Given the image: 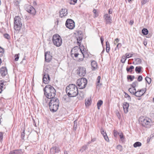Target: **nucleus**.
<instances>
[{
    "label": "nucleus",
    "instance_id": "obj_58",
    "mask_svg": "<svg viewBox=\"0 0 154 154\" xmlns=\"http://www.w3.org/2000/svg\"><path fill=\"white\" fill-rule=\"evenodd\" d=\"M33 125L35 126V127H36V125L35 122V121L34 119H33Z\"/></svg>",
    "mask_w": 154,
    "mask_h": 154
},
{
    "label": "nucleus",
    "instance_id": "obj_45",
    "mask_svg": "<svg viewBox=\"0 0 154 154\" xmlns=\"http://www.w3.org/2000/svg\"><path fill=\"white\" fill-rule=\"evenodd\" d=\"M116 148L119 150L120 151H121L122 150V146L120 145H119L117 146Z\"/></svg>",
    "mask_w": 154,
    "mask_h": 154
},
{
    "label": "nucleus",
    "instance_id": "obj_41",
    "mask_svg": "<svg viewBox=\"0 0 154 154\" xmlns=\"http://www.w3.org/2000/svg\"><path fill=\"white\" fill-rule=\"evenodd\" d=\"M3 36L5 38L7 39L8 40L10 39L11 38V37L10 35L7 33L4 34L3 35Z\"/></svg>",
    "mask_w": 154,
    "mask_h": 154
},
{
    "label": "nucleus",
    "instance_id": "obj_35",
    "mask_svg": "<svg viewBox=\"0 0 154 154\" xmlns=\"http://www.w3.org/2000/svg\"><path fill=\"white\" fill-rule=\"evenodd\" d=\"M145 80L146 82L149 84H150L151 81V79L150 78L146 76L145 78Z\"/></svg>",
    "mask_w": 154,
    "mask_h": 154
},
{
    "label": "nucleus",
    "instance_id": "obj_4",
    "mask_svg": "<svg viewBox=\"0 0 154 154\" xmlns=\"http://www.w3.org/2000/svg\"><path fill=\"white\" fill-rule=\"evenodd\" d=\"M81 47H79L77 46L75 47L72 49L71 51V54L72 56L74 55L75 57H77L78 56H82V58H79L78 60V61L80 62L83 60L85 57L84 54L82 50Z\"/></svg>",
    "mask_w": 154,
    "mask_h": 154
},
{
    "label": "nucleus",
    "instance_id": "obj_55",
    "mask_svg": "<svg viewBox=\"0 0 154 154\" xmlns=\"http://www.w3.org/2000/svg\"><path fill=\"white\" fill-rule=\"evenodd\" d=\"M77 128V124H74L73 126V130L74 131H75L76 130Z\"/></svg>",
    "mask_w": 154,
    "mask_h": 154
},
{
    "label": "nucleus",
    "instance_id": "obj_38",
    "mask_svg": "<svg viewBox=\"0 0 154 154\" xmlns=\"http://www.w3.org/2000/svg\"><path fill=\"white\" fill-rule=\"evenodd\" d=\"M127 58L125 57V56L124 55L122 57L121 59V62L122 63H125Z\"/></svg>",
    "mask_w": 154,
    "mask_h": 154
},
{
    "label": "nucleus",
    "instance_id": "obj_31",
    "mask_svg": "<svg viewBox=\"0 0 154 154\" xmlns=\"http://www.w3.org/2000/svg\"><path fill=\"white\" fill-rule=\"evenodd\" d=\"M142 145V143L140 142H135L133 144V146L135 148H136L137 147L140 146Z\"/></svg>",
    "mask_w": 154,
    "mask_h": 154
},
{
    "label": "nucleus",
    "instance_id": "obj_5",
    "mask_svg": "<svg viewBox=\"0 0 154 154\" xmlns=\"http://www.w3.org/2000/svg\"><path fill=\"white\" fill-rule=\"evenodd\" d=\"M139 122L140 125L145 128H150L152 124V120L147 117L141 116L139 118Z\"/></svg>",
    "mask_w": 154,
    "mask_h": 154
},
{
    "label": "nucleus",
    "instance_id": "obj_37",
    "mask_svg": "<svg viewBox=\"0 0 154 154\" xmlns=\"http://www.w3.org/2000/svg\"><path fill=\"white\" fill-rule=\"evenodd\" d=\"M4 52V48L0 46V57H1L3 56Z\"/></svg>",
    "mask_w": 154,
    "mask_h": 154
},
{
    "label": "nucleus",
    "instance_id": "obj_49",
    "mask_svg": "<svg viewBox=\"0 0 154 154\" xmlns=\"http://www.w3.org/2000/svg\"><path fill=\"white\" fill-rule=\"evenodd\" d=\"M3 138V133L2 132H0V141L2 140Z\"/></svg>",
    "mask_w": 154,
    "mask_h": 154
},
{
    "label": "nucleus",
    "instance_id": "obj_33",
    "mask_svg": "<svg viewBox=\"0 0 154 154\" xmlns=\"http://www.w3.org/2000/svg\"><path fill=\"white\" fill-rule=\"evenodd\" d=\"M87 148V145H84L82 147V148L80 149L79 151L82 152L85 151L86 149Z\"/></svg>",
    "mask_w": 154,
    "mask_h": 154
},
{
    "label": "nucleus",
    "instance_id": "obj_56",
    "mask_svg": "<svg viewBox=\"0 0 154 154\" xmlns=\"http://www.w3.org/2000/svg\"><path fill=\"white\" fill-rule=\"evenodd\" d=\"M117 116L119 119H120L121 118V115L119 112L116 114Z\"/></svg>",
    "mask_w": 154,
    "mask_h": 154
},
{
    "label": "nucleus",
    "instance_id": "obj_8",
    "mask_svg": "<svg viewBox=\"0 0 154 154\" xmlns=\"http://www.w3.org/2000/svg\"><path fill=\"white\" fill-rule=\"evenodd\" d=\"M76 83L79 89H83L87 85V80L85 78H80L77 80Z\"/></svg>",
    "mask_w": 154,
    "mask_h": 154
},
{
    "label": "nucleus",
    "instance_id": "obj_36",
    "mask_svg": "<svg viewBox=\"0 0 154 154\" xmlns=\"http://www.w3.org/2000/svg\"><path fill=\"white\" fill-rule=\"evenodd\" d=\"M70 5H75L77 2V0H69Z\"/></svg>",
    "mask_w": 154,
    "mask_h": 154
},
{
    "label": "nucleus",
    "instance_id": "obj_63",
    "mask_svg": "<svg viewBox=\"0 0 154 154\" xmlns=\"http://www.w3.org/2000/svg\"><path fill=\"white\" fill-rule=\"evenodd\" d=\"M37 3L35 1H34L33 2V5L34 6H35V5H37Z\"/></svg>",
    "mask_w": 154,
    "mask_h": 154
},
{
    "label": "nucleus",
    "instance_id": "obj_12",
    "mask_svg": "<svg viewBox=\"0 0 154 154\" xmlns=\"http://www.w3.org/2000/svg\"><path fill=\"white\" fill-rule=\"evenodd\" d=\"M103 18L106 25L110 24L112 23V17L108 14H106L103 16Z\"/></svg>",
    "mask_w": 154,
    "mask_h": 154
},
{
    "label": "nucleus",
    "instance_id": "obj_50",
    "mask_svg": "<svg viewBox=\"0 0 154 154\" xmlns=\"http://www.w3.org/2000/svg\"><path fill=\"white\" fill-rule=\"evenodd\" d=\"M121 46H122V44L121 43H118L116 46V48H115V50H116V48H117V49H119V48H121Z\"/></svg>",
    "mask_w": 154,
    "mask_h": 154
},
{
    "label": "nucleus",
    "instance_id": "obj_25",
    "mask_svg": "<svg viewBox=\"0 0 154 154\" xmlns=\"http://www.w3.org/2000/svg\"><path fill=\"white\" fill-rule=\"evenodd\" d=\"M100 76H98L97 79V81L96 83V85L97 86H101L102 85V83H100Z\"/></svg>",
    "mask_w": 154,
    "mask_h": 154
},
{
    "label": "nucleus",
    "instance_id": "obj_2",
    "mask_svg": "<svg viewBox=\"0 0 154 154\" xmlns=\"http://www.w3.org/2000/svg\"><path fill=\"white\" fill-rule=\"evenodd\" d=\"M44 94L48 99H51L54 97L56 91L54 88L50 85H46L44 88Z\"/></svg>",
    "mask_w": 154,
    "mask_h": 154
},
{
    "label": "nucleus",
    "instance_id": "obj_44",
    "mask_svg": "<svg viewBox=\"0 0 154 154\" xmlns=\"http://www.w3.org/2000/svg\"><path fill=\"white\" fill-rule=\"evenodd\" d=\"M114 132V136L116 137L118 135H119L120 133L117 132L116 130H114L113 131Z\"/></svg>",
    "mask_w": 154,
    "mask_h": 154
},
{
    "label": "nucleus",
    "instance_id": "obj_57",
    "mask_svg": "<svg viewBox=\"0 0 154 154\" xmlns=\"http://www.w3.org/2000/svg\"><path fill=\"white\" fill-rule=\"evenodd\" d=\"M96 140V138H91V142H92H92H94Z\"/></svg>",
    "mask_w": 154,
    "mask_h": 154
},
{
    "label": "nucleus",
    "instance_id": "obj_18",
    "mask_svg": "<svg viewBox=\"0 0 154 154\" xmlns=\"http://www.w3.org/2000/svg\"><path fill=\"white\" fill-rule=\"evenodd\" d=\"M50 152L51 154H54L55 153H58L60 151V149L58 147L56 146H53L50 149Z\"/></svg>",
    "mask_w": 154,
    "mask_h": 154
},
{
    "label": "nucleus",
    "instance_id": "obj_27",
    "mask_svg": "<svg viewBox=\"0 0 154 154\" xmlns=\"http://www.w3.org/2000/svg\"><path fill=\"white\" fill-rule=\"evenodd\" d=\"M142 67L141 66H137L136 67L135 70L137 73H140L142 71Z\"/></svg>",
    "mask_w": 154,
    "mask_h": 154
},
{
    "label": "nucleus",
    "instance_id": "obj_15",
    "mask_svg": "<svg viewBox=\"0 0 154 154\" xmlns=\"http://www.w3.org/2000/svg\"><path fill=\"white\" fill-rule=\"evenodd\" d=\"M146 90V88H144L140 90H138L136 92L135 96L137 97H141L145 93Z\"/></svg>",
    "mask_w": 154,
    "mask_h": 154
},
{
    "label": "nucleus",
    "instance_id": "obj_62",
    "mask_svg": "<svg viewBox=\"0 0 154 154\" xmlns=\"http://www.w3.org/2000/svg\"><path fill=\"white\" fill-rule=\"evenodd\" d=\"M78 94L81 96V98H82L83 97V93H79V94Z\"/></svg>",
    "mask_w": 154,
    "mask_h": 154
},
{
    "label": "nucleus",
    "instance_id": "obj_6",
    "mask_svg": "<svg viewBox=\"0 0 154 154\" xmlns=\"http://www.w3.org/2000/svg\"><path fill=\"white\" fill-rule=\"evenodd\" d=\"M22 25L20 18L18 16H16L14 18V29L16 30L20 31Z\"/></svg>",
    "mask_w": 154,
    "mask_h": 154
},
{
    "label": "nucleus",
    "instance_id": "obj_46",
    "mask_svg": "<svg viewBox=\"0 0 154 154\" xmlns=\"http://www.w3.org/2000/svg\"><path fill=\"white\" fill-rule=\"evenodd\" d=\"M19 54H15V59L14 60L15 61H17L19 59Z\"/></svg>",
    "mask_w": 154,
    "mask_h": 154
},
{
    "label": "nucleus",
    "instance_id": "obj_29",
    "mask_svg": "<svg viewBox=\"0 0 154 154\" xmlns=\"http://www.w3.org/2000/svg\"><path fill=\"white\" fill-rule=\"evenodd\" d=\"M142 33L144 35H146L148 34L149 31L146 28H144L142 30Z\"/></svg>",
    "mask_w": 154,
    "mask_h": 154
},
{
    "label": "nucleus",
    "instance_id": "obj_3",
    "mask_svg": "<svg viewBox=\"0 0 154 154\" xmlns=\"http://www.w3.org/2000/svg\"><path fill=\"white\" fill-rule=\"evenodd\" d=\"M59 100L56 97L51 99L49 103V106L51 111L55 112L57 110L59 106Z\"/></svg>",
    "mask_w": 154,
    "mask_h": 154
},
{
    "label": "nucleus",
    "instance_id": "obj_21",
    "mask_svg": "<svg viewBox=\"0 0 154 154\" xmlns=\"http://www.w3.org/2000/svg\"><path fill=\"white\" fill-rule=\"evenodd\" d=\"M101 134H102L103 136V137L104 139L106 140V141H109V139H108V137L107 135V134L105 131H104V130L101 128Z\"/></svg>",
    "mask_w": 154,
    "mask_h": 154
},
{
    "label": "nucleus",
    "instance_id": "obj_47",
    "mask_svg": "<svg viewBox=\"0 0 154 154\" xmlns=\"http://www.w3.org/2000/svg\"><path fill=\"white\" fill-rule=\"evenodd\" d=\"M143 78L142 75H139L138 76L137 80L138 81L140 82H141L143 80Z\"/></svg>",
    "mask_w": 154,
    "mask_h": 154
},
{
    "label": "nucleus",
    "instance_id": "obj_16",
    "mask_svg": "<svg viewBox=\"0 0 154 154\" xmlns=\"http://www.w3.org/2000/svg\"><path fill=\"white\" fill-rule=\"evenodd\" d=\"M59 13L60 17L62 18L67 15L68 13V10L66 8H62Z\"/></svg>",
    "mask_w": 154,
    "mask_h": 154
},
{
    "label": "nucleus",
    "instance_id": "obj_17",
    "mask_svg": "<svg viewBox=\"0 0 154 154\" xmlns=\"http://www.w3.org/2000/svg\"><path fill=\"white\" fill-rule=\"evenodd\" d=\"M0 73L3 77L5 76L8 73L7 69L5 67L2 66L0 69Z\"/></svg>",
    "mask_w": 154,
    "mask_h": 154
},
{
    "label": "nucleus",
    "instance_id": "obj_43",
    "mask_svg": "<svg viewBox=\"0 0 154 154\" xmlns=\"http://www.w3.org/2000/svg\"><path fill=\"white\" fill-rule=\"evenodd\" d=\"M138 84V82L137 81H135L133 82L131 85V86L132 88H135V87L136 86V85Z\"/></svg>",
    "mask_w": 154,
    "mask_h": 154
},
{
    "label": "nucleus",
    "instance_id": "obj_59",
    "mask_svg": "<svg viewBox=\"0 0 154 154\" xmlns=\"http://www.w3.org/2000/svg\"><path fill=\"white\" fill-rule=\"evenodd\" d=\"M134 23V20H131V21L130 22L129 24L131 25H132Z\"/></svg>",
    "mask_w": 154,
    "mask_h": 154
},
{
    "label": "nucleus",
    "instance_id": "obj_14",
    "mask_svg": "<svg viewBox=\"0 0 154 154\" xmlns=\"http://www.w3.org/2000/svg\"><path fill=\"white\" fill-rule=\"evenodd\" d=\"M50 52L47 51L45 53V60L48 63L52 59V56L50 54Z\"/></svg>",
    "mask_w": 154,
    "mask_h": 154
},
{
    "label": "nucleus",
    "instance_id": "obj_23",
    "mask_svg": "<svg viewBox=\"0 0 154 154\" xmlns=\"http://www.w3.org/2000/svg\"><path fill=\"white\" fill-rule=\"evenodd\" d=\"M134 69V67L133 66H130L129 67H128V66L127 67L126 70L128 73L129 72L130 74H132L133 69Z\"/></svg>",
    "mask_w": 154,
    "mask_h": 154
},
{
    "label": "nucleus",
    "instance_id": "obj_10",
    "mask_svg": "<svg viewBox=\"0 0 154 154\" xmlns=\"http://www.w3.org/2000/svg\"><path fill=\"white\" fill-rule=\"evenodd\" d=\"M65 25L67 28L70 29H73L75 26L74 21L70 19H68L66 20Z\"/></svg>",
    "mask_w": 154,
    "mask_h": 154
},
{
    "label": "nucleus",
    "instance_id": "obj_52",
    "mask_svg": "<svg viewBox=\"0 0 154 154\" xmlns=\"http://www.w3.org/2000/svg\"><path fill=\"white\" fill-rule=\"evenodd\" d=\"M112 13V9L110 8L109 9L108 11L109 14V15L110 14H111Z\"/></svg>",
    "mask_w": 154,
    "mask_h": 154
},
{
    "label": "nucleus",
    "instance_id": "obj_9",
    "mask_svg": "<svg viewBox=\"0 0 154 154\" xmlns=\"http://www.w3.org/2000/svg\"><path fill=\"white\" fill-rule=\"evenodd\" d=\"M25 9L27 12L32 15L35 16V10L32 6L29 5H26L25 6Z\"/></svg>",
    "mask_w": 154,
    "mask_h": 154
},
{
    "label": "nucleus",
    "instance_id": "obj_32",
    "mask_svg": "<svg viewBox=\"0 0 154 154\" xmlns=\"http://www.w3.org/2000/svg\"><path fill=\"white\" fill-rule=\"evenodd\" d=\"M127 78L128 80L130 79L131 81H132L134 79L135 76L134 75H127Z\"/></svg>",
    "mask_w": 154,
    "mask_h": 154
},
{
    "label": "nucleus",
    "instance_id": "obj_13",
    "mask_svg": "<svg viewBox=\"0 0 154 154\" xmlns=\"http://www.w3.org/2000/svg\"><path fill=\"white\" fill-rule=\"evenodd\" d=\"M77 73L80 76H84L86 73V70L84 67H79L77 70Z\"/></svg>",
    "mask_w": 154,
    "mask_h": 154
},
{
    "label": "nucleus",
    "instance_id": "obj_53",
    "mask_svg": "<svg viewBox=\"0 0 154 154\" xmlns=\"http://www.w3.org/2000/svg\"><path fill=\"white\" fill-rule=\"evenodd\" d=\"M110 48V47H108V46L107 47H106V51L107 53H108L109 52Z\"/></svg>",
    "mask_w": 154,
    "mask_h": 154
},
{
    "label": "nucleus",
    "instance_id": "obj_42",
    "mask_svg": "<svg viewBox=\"0 0 154 154\" xmlns=\"http://www.w3.org/2000/svg\"><path fill=\"white\" fill-rule=\"evenodd\" d=\"M7 82L4 80H2L0 81V85L2 86H5Z\"/></svg>",
    "mask_w": 154,
    "mask_h": 154
},
{
    "label": "nucleus",
    "instance_id": "obj_48",
    "mask_svg": "<svg viewBox=\"0 0 154 154\" xmlns=\"http://www.w3.org/2000/svg\"><path fill=\"white\" fill-rule=\"evenodd\" d=\"M125 97L126 98H128V100L129 101L131 100V98L130 96L126 93L125 92Z\"/></svg>",
    "mask_w": 154,
    "mask_h": 154
},
{
    "label": "nucleus",
    "instance_id": "obj_51",
    "mask_svg": "<svg viewBox=\"0 0 154 154\" xmlns=\"http://www.w3.org/2000/svg\"><path fill=\"white\" fill-rule=\"evenodd\" d=\"M147 2V0H143L141 2L142 5H143Z\"/></svg>",
    "mask_w": 154,
    "mask_h": 154
},
{
    "label": "nucleus",
    "instance_id": "obj_24",
    "mask_svg": "<svg viewBox=\"0 0 154 154\" xmlns=\"http://www.w3.org/2000/svg\"><path fill=\"white\" fill-rule=\"evenodd\" d=\"M134 61L133 62V63H135V64L139 65L141 63L142 60L140 58H134Z\"/></svg>",
    "mask_w": 154,
    "mask_h": 154
},
{
    "label": "nucleus",
    "instance_id": "obj_60",
    "mask_svg": "<svg viewBox=\"0 0 154 154\" xmlns=\"http://www.w3.org/2000/svg\"><path fill=\"white\" fill-rule=\"evenodd\" d=\"M106 47H107V46L108 47H110V45H109V43L108 41H107L106 42Z\"/></svg>",
    "mask_w": 154,
    "mask_h": 154
},
{
    "label": "nucleus",
    "instance_id": "obj_22",
    "mask_svg": "<svg viewBox=\"0 0 154 154\" xmlns=\"http://www.w3.org/2000/svg\"><path fill=\"white\" fill-rule=\"evenodd\" d=\"M91 65L92 68V70H94L96 69L97 64L95 60H93L91 62Z\"/></svg>",
    "mask_w": 154,
    "mask_h": 154
},
{
    "label": "nucleus",
    "instance_id": "obj_28",
    "mask_svg": "<svg viewBox=\"0 0 154 154\" xmlns=\"http://www.w3.org/2000/svg\"><path fill=\"white\" fill-rule=\"evenodd\" d=\"M82 39V36H79L77 39V44L79 46V47H81V45Z\"/></svg>",
    "mask_w": 154,
    "mask_h": 154
},
{
    "label": "nucleus",
    "instance_id": "obj_64",
    "mask_svg": "<svg viewBox=\"0 0 154 154\" xmlns=\"http://www.w3.org/2000/svg\"><path fill=\"white\" fill-rule=\"evenodd\" d=\"M147 44V42L146 41H144L143 42V44L145 46H146Z\"/></svg>",
    "mask_w": 154,
    "mask_h": 154
},
{
    "label": "nucleus",
    "instance_id": "obj_19",
    "mask_svg": "<svg viewBox=\"0 0 154 154\" xmlns=\"http://www.w3.org/2000/svg\"><path fill=\"white\" fill-rule=\"evenodd\" d=\"M129 105L128 103L127 102H124L123 105V107L124 112L126 114L128 112V107Z\"/></svg>",
    "mask_w": 154,
    "mask_h": 154
},
{
    "label": "nucleus",
    "instance_id": "obj_54",
    "mask_svg": "<svg viewBox=\"0 0 154 154\" xmlns=\"http://www.w3.org/2000/svg\"><path fill=\"white\" fill-rule=\"evenodd\" d=\"M125 57L127 58H129L130 57V54L128 53H126L125 54Z\"/></svg>",
    "mask_w": 154,
    "mask_h": 154
},
{
    "label": "nucleus",
    "instance_id": "obj_11",
    "mask_svg": "<svg viewBox=\"0 0 154 154\" xmlns=\"http://www.w3.org/2000/svg\"><path fill=\"white\" fill-rule=\"evenodd\" d=\"M43 82L45 84H48L50 80V78L48 71H44L43 73Z\"/></svg>",
    "mask_w": 154,
    "mask_h": 154
},
{
    "label": "nucleus",
    "instance_id": "obj_61",
    "mask_svg": "<svg viewBox=\"0 0 154 154\" xmlns=\"http://www.w3.org/2000/svg\"><path fill=\"white\" fill-rule=\"evenodd\" d=\"M100 40L101 44H103L104 41L102 37H101L100 38Z\"/></svg>",
    "mask_w": 154,
    "mask_h": 154
},
{
    "label": "nucleus",
    "instance_id": "obj_26",
    "mask_svg": "<svg viewBox=\"0 0 154 154\" xmlns=\"http://www.w3.org/2000/svg\"><path fill=\"white\" fill-rule=\"evenodd\" d=\"M128 91L133 95L135 96L136 92V89L135 88H130L128 89Z\"/></svg>",
    "mask_w": 154,
    "mask_h": 154
},
{
    "label": "nucleus",
    "instance_id": "obj_34",
    "mask_svg": "<svg viewBox=\"0 0 154 154\" xmlns=\"http://www.w3.org/2000/svg\"><path fill=\"white\" fill-rule=\"evenodd\" d=\"M22 131L21 133V137L22 139L23 140L25 137V130L24 128L23 130L22 129Z\"/></svg>",
    "mask_w": 154,
    "mask_h": 154
},
{
    "label": "nucleus",
    "instance_id": "obj_40",
    "mask_svg": "<svg viewBox=\"0 0 154 154\" xmlns=\"http://www.w3.org/2000/svg\"><path fill=\"white\" fill-rule=\"evenodd\" d=\"M119 135L120 139H121L122 141V142H123L125 140V138L123 133L122 132H121Z\"/></svg>",
    "mask_w": 154,
    "mask_h": 154
},
{
    "label": "nucleus",
    "instance_id": "obj_1",
    "mask_svg": "<svg viewBox=\"0 0 154 154\" xmlns=\"http://www.w3.org/2000/svg\"><path fill=\"white\" fill-rule=\"evenodd\" d=\"M66 92L69 97H74L78 95V90L76 86L73 84H69L66 89Z\"/></svg>",
    "mask_w": 154,
    "mask_h": 154
},
{
    "label": "nucleus",
    "instance_id": "obj_39",
    "mask_svg": "<svg viewBox=\"0 0 154 154\" xmlns=\"http://www.w3.org/2000/svg\"><path fill=\"white\" fill-rule=\"evenodd\" d=\"M91 99H88L87 101L85 102L86 106H89L91 105Z\"/></svg>",
    "mask_w": 154,
    "mask_h": 154
},
{
    "label": "nucleus",
    "instance_id": "obj_20",
    "mask_svg": "<svg viewBox=\"0 0 154 154\" xmlns=\"http://www.w3.org/2000/svg\"><path fill=\"white\" fill-rule=\"evenodd\" d=\"M23 152L22 149H18L11 151L9 154H22Z\"/></svg>",
    "mask_w": 154,
    "mask_h": 154
},
{
    "label": "nucleus",
    "instance_id": "obj_7",
    "mask_svg": "<svg viewBox=\"0 0 154 154\" xmlns=\"http://www.w3.org/2000/svg\"><path fill=\"white\" fill-rule=\"evenodd\" d=\"M52 41L55 45L59 47L61 45L62 41L60 36L58 34H56L53 36Z\"/></svg>",
    "mask_w": 154,
    "mask_h": 154
},
{
    "label": "nucleus",
    "instance_id": "obj_30",
    "mask_svg": "<svg viewBox=\"0 0 154 154\" xmlns=\"http://www.w3.org/2000/svg\"><path fill=\"white\" fill-rule=\"evenodd\" d=\"M103 103V101L102 100H99L98 101L97 103V106L98 109H100V107L102 105Z\"/></svg>",
    "mask_w": 154,
    "mask_h": 154
}]
</instances>
